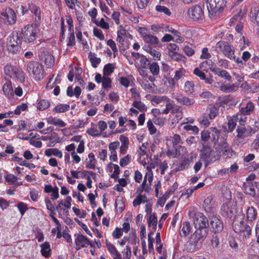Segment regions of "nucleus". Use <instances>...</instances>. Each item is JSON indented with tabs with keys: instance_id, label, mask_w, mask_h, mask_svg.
<instances>
[{
	"instance_id": "nucleus-11",
	"label": "nucleus",
	"mask_w": 259,
	"mask_h": 259,
	"mask_svg": "<svg viewBox=\"0 0 259 259\" xmlns=\"http://www.w3.org/2000/svg\"><path fill=\"white\" fill-rule=\"evenodd\" d=\"M139 32L146 44H150L154 47H157L159 44V39L156 36L148 33V29L145 27H140Z\"/></svg>"
},
{
	"instance_id": "nucleus-41",
	"label": "nucleus",
	"mask_w": 259,
	"mask_h": 259,
	"mask_svg": "<svg viewBox=\"0 0 259 259\" xmlns=\"http://www.w3.org/2000/svg\"><path fill=\"white\" fill-rule=\"evenodd\" d=\"M147 222L149 226H150L151 225H152L153 229L154 230L156 229L157 219L155 214H152V213L151 212L149 215L148 218L147 219Z\"/></svg>"
},
{
	"instance_id": "nucleus-53",
	"label": "nucleus",
	"mask_w": 259,
	"mask_h": 259,
	"mask_svg": "<svg viewBox=\"0 0 259 259\" xmlns=\"http://www.w3.org/2000/svg\"><path fill=\"white\" fill-rule=\"evenodd\" d=\"M172 143L175 148H177L179 145L183 143L181 136L177 134H175L172 137Z\"/></svg>"
},
{
	"instance_id": "nucleus-62",
	"label": "nucleus",
	"mask_w": 259,
	"mask_h": 259,
	"mask_svg": "<svg viewBox=\"0 0 259 259\" xmlns=\"http://www.w3.org/2000/svg\"><path fill=\"white\" fill-rule=\"evenodd\" d=\"M184 128L187 131H192L193 135H197L199 130L196 125L187 124L184 126Z\"/></svg>"
},
{
	"instance_id": "nucleus-27",
	"label": "nucleus",
	"mask_w": 259,
	"mask_h": 259,
	"mask_svg": "<svg viewBox=\"0 0 259 259\" xmlns=\"http://www.w3.org/2000/svg\"><path fill=\"white\" fill-rule=\"evenodd\" d=\"M216 51L218 54H222L227 56V41L220 40L216 45Z\"/></svg>"
},
{
	"instance_id": "nucleus-25",
	"label": "nucleus",
	"mask_w": 259,
	"mask_h": 259,
	"mask_svg": "<svg viewBox=\"0 0 259 259\" xmlns=\"http://www.w3.org/2000/svg\"><path fill=\"white\" fill-rule=\"evenodd\" d=\"M175 99L180 104L189 106L194 103V100L192 99L184 96L183 95H179L175 98Z\"/></svg>"
},
{
	"instance_id": "nucleus-1",
	"label": "nucleus",
	"mask_w": 259,
	"mask_h": 259,
	"mask_svg": "<svg viewBox=\"0 0 259 259\" xmlns=\"http://www.w3.org/2000/svg\"><path fill=\"white\" fill-rule=\"evenodd\" d=\"M190 218L193 221V224L196 229L195 232L191 237L189 242L193 247L190 248L194 251L198 249L197 244L199 242H202L206 238L208 234L207 226L208 221L207 218L202 213L199 212H189Z\"/></svg>"
},
{
	"instance_id": "nucleus-17",
	"label": "nucleus",
	"mask_w": 259,
	"mask_h": 259,
	"mask_svg": "<svg viewBox=\"0 0 259 259\" xmlns=\"http://www.w3.org/2000/svg\"><path fill=\"white\" fill-rule=\"evenodd\" d=\"M193 161L192 156L190 157H182L179 162L176 165L175 171L176 172L187 169L191 163Z\"/></svg>"
},
{
	"instance_id": "nucleus-12",
	"label": "nucleus",
	"mask_w": 259,
	"mask_h": 259,
	"mask_svg": "<svg viewBox=\"0 0 259 259\" xmlns=\"http://www.w3.org/2000/svg\"><path fill=\"white\" fill-rule=\"evenodd\" d=\"M188 16L194 21L202 20L204 17L203 11L199 5H195L188 9Z\"/></svg>"
},
{
	"instance_id": "nucleus-38",
	"label": "nucleus",
	"mask_w": 259,
	"mask_h": 259,
	"mask_svg": "<svg viewBox=\"0 0 259 259\" xmlns=\"http://www.w3.org/2000/svg\"><path fill=\"white\" fill-rule=\"evenodd\" d=\"M199 67L200 69L204 71H208L209 70H212L213 69L212 62L210 60H205L199 64Z\"/></svg>"
},
{
	"instance_id": "nucleus-46",
	"label": "nucleus",
	"mask_w": 259,
	"mask_h": 259,
	"mask_svg": "<svg viewBox=\"0 0 259 259\" xmlns=\"http://www.w3.org/2000/svg\"><path fill=\"white\" fill-rule=\"evenodd\" d=\"M28 109V105L26 103H21L17 106L15 110L13 112L14 115H19L22 111H26Z\"/></svg>"
},
{
	"instance_id": "nucleus-6",
	"label": "nucleus",
	"mask_w": 259,
	"mask_h": 259,
	"mask_svg": "<svg viewBox=\"0 0 259 259\" xmlns=\"http://www.w3.org/2000/svg\"><path fill=\"white\" fill-rule=\"evenodd\" d=\"M232 227L236 233L240 234L243 237H248L251 234L250 227L245 224L242 215H238L233 220Z\"/></svg>"
},
{
	"instance_id": "nucleus-33",
	"label": "nucleus",
	"mask_w": 259,
	"mask_h": 259,
	"mask_svg": "<svg viewBox=\"0 0 259 259\" xmlns=\"http://www.w3.org/2000/svg\"><path fill=\"white\" fill-rule=\"evenodd\" d=\"M45 154L48 157L54 155L61 158L63 156L62 152L57 148L48 149L45 151Z\"/></svg>"
},
{
	"instance_id": "nucleus-8",
	"label": "nucleus",
	"mask_w": 259,
	"mask_h": 259,
	"mask_svg": "<svg viewBox=\"0 0 259 259\" xmlns=\"http://www.w3.org/2000/svg\"><path fill=\"white\" fill-rule=\"evenodd\" d=\"M255 110V105L249 100L245 99L242 101L241 107L238 113L240 116V120L242 122H246L247 120L246 116L253 114Z\"/></svg>"
},
{
	"instance_id": "nucleus-52",
	"label": "nucleus",
	"mask_w": 259,
	"mask_h": 259,
	"mask_svg": "<svg viewBox=\"0 0 259 259\" xmlns=\"http://www.w3.org/2000/svg\"><path fill=\"white\" fill-rule=\"evenodd\" d=\"M29 3L28 4V7L24 6L23 5L18 6L16 8V11L17 13H19L23 16L27 14L29 11Z\"/></svg>"
},
{
	"instance_id": "nucleus-20",
	"label": "nucleus",
	"mask_w": 259,
	"mask_h": 259,
	"mask_svg": "<svg viewBox=\"0 0 259 259\" xmlns=\"http://www.w3.org/2000/svg\"><path fill=\"white\" fill-rule=\"evenodd\" d=\"M244 216L246 220L252 222L256 218L257 212V210L253 206H248L245 207Z\"/></svg>"
},
{
	"instance_id": "nucleus-57",
	"label": "nucleus",
	"mask_w": 259,
	"mask_h": 259,
	"mask_svg": "<svg viewBox=\"0 0 259 259\" xmlns=\"http://www.w3.org/2000/svg\"><path fill=\"white\" fill-rule=\"evenodd\" d=\"M212 198L211 196H208L203 201V207L205 209L210 210L212 206Z\"/></svg>"
},
{
	"instance_id": "nucleus-51",
	"label": "nucleus",
	"mask_w": 259,
	"mask_h": 259,
	"mask_svg": "<svg viewBox=\"0 0 259 259\" xmlns=\"http://www.w3.org/2000/svg\"><path fill=\"white\" fill-rule=\"evenodd\" d=\"M186 70L184 68H180L175 72V75L174 78L177 82L180 79L185 76Z\"/></svg>"
},
{
	"instance_id": "nucleus-58",
	"label": "nucleus",
	"mask_w": 259,
	"mask_h": 259,
	"mask_svg": "<svg viewBox=\"0 0 259 259\" xmlns=\"http://www.w3.org/2000/svg\"><path fill=\"white\" fill-rule=\"evenodd\" d=\"M227 105V96L219 97L217 100L215 106L225 108V106Z\"/></svg>"
},
{
	"instance_id": "nucleus-55",
	"label": "nucleus",
	"mask_w": 259,
	"mask_h": 259,
	"mask_svg": "<svg viewBox=\"0 0 259 259\" xmlns=\"http://www.w3.org/2000/svg\"><path fill=\"white\" fill-rule=\"evenodd\" d=\"M194 89V83L193 81H187L185 83L184 90L186 93H191Z\"/></svg>"
},
{
	"instance_id": "nucleus-37",
	"label": "nucleus",
	"mask_w": 259,
	"mask_h": 259,
	"mask_svg": "<svg viewBox=\"0 0 259 259\" xmlns=\"http://www.w3.org/2000/svg\"><path fill=\"white\" fill-rule=\"evenodd\" d=\"M50 106V103L48 100L41 99L37 104V109L39 111H43L47 109Z\"/></svg>"
},
{
	"instance_id": "nucleus-10",
	"label": "nucleus",
	"mask_w": 259,
	"mask_h": 259,
	"mask_svg": "<svg viewBox=\"0 0 259 259\" xmlns=\"http://www.w3.org/2000/svg\"><path fill=\"white\" fill-rule=\"evenodd\" d=\"M215 130V133L217 134V141L215 144V149L219 152H227V134L225 131L220 132L217 129Z\"/></svg>"
},
{
	"instance_id": "nucleus-5",
	"label": "nucleus",
	"mask_w": 259,
	"mask_h": 259,
	"mask_svg": "<svg viewBox=\"0 0 259 259\" xmlns=\"http://www.w3.org/2000/svg\"><path fill=\"white\" fill-rule=\"evenodd\" d=\"M5 73L15 81H25V73L19 66L7 64L4 67Z\"/></svg>"
},
{
	"instance_id": "nucleus-35",
	"label": "nucleus",
	"mask_w": 259,
	"mask_h": 259,
	"mask_svg": "<svg viewBox=\"0 0 259 259\" xmlns=\"http://www.w3.org/2000/svg\"><path fill=\"white\" fill-rule=\"evenodd\" d=\"M70 109V106L67 104H59L53 108V112L56 113H64L68 111Z\"/></svg>"
},
{
	"instance_id": "nucleus-9",
	"label": "nucleus",
	"mask_w": 259,
	"mask_h": 259,
	"mask_svg": "<svg viewBox=\"0 0 259 259\" xmlns=\"http://www.w3.org/2000/svg\"><path fill=\"white\" fill-rule=\"evenodd\" d=\"M74 236L76 237L74 240V247L76 250H79L88 246L91 248L94 247L93 243L86 236L80 233L75 234Z\"/></svg>"
},
{
	"instance_id": "nucleus-29",
	"label": "nucleus",
	"mask_w": 259,
	"mask_h": 259,
	"mask_svg": "<svg viewBox=\"0 0 259 259\" xmlns=\"http://www.w3.org/2000/svg\"><path fill=\"white\" fill-rule=\"evenodd\" d=\"M229 209V213L228 212V217L230 218L233 217V220H234L236 219V218H237L238 215H240L239 214H237V205L236 202L233 201L230 203Z\"/></svg>"
},
{
	"instance_id": "nucleus-14",
	"label": "nucleus",
	"mask_w": 259,
	"mask_h": 259,
	"mask_svg": "<svg viewBox=\"0 0 259 259\" xmlns=\"http://www.w3.org/2000/svg\"><path fill=\"white\" fill-rule=\"evenodd\" d=\"M212 149L210 147L207 146H203L201 150L200 158L204 161L205 167L212 162Z\"/></svg>"
},
{
	"instance_id": "nucleus-18",
	"label": "nucleus",
	"mask_w": 259,
	"mask_h": 259,
	"mask_svg": "<svg viewBox=\"0 0 259 259\" xmlns=\"http://www.w3.org/2000/svg\"><path fill=\"white\" fill-rule=\"evenodd\" d=\"M29 11L32 14L34 23L40 24L41 22V10L40 8L32 3H29Z\"/></svg>"
},
{
	"instance_id": "nucleus-19",
	"label": "nucleus",
	"mask_w": 259,
	"mask_h": 259,
	"mask_svg": "<svg viewBox=\"0 0 259 259\" xmlns=\"http://www.w3.org/2000/svg\"><path fill=\"white\" fill-rule=\"evenodd\" d=\"M2 90L5 96L8 99H11L14 98V89L11 80H6L3 85Z\"/></svg>"
},
{
	"instance_id": "nucleus-59",
	"label": "nucleus",
	"mask_w": 259,
	"mask_h": 259,
	"mask_svg": "<svg viewBox=\"0 0 259 259\" xmlns=\"http://www.w3.org/2000/svg\"><path fill=\"white\" fill-rule=\"evenodd\" d=\"M209 119L207 114H204L199 118L198 120L201 124H203L205 126H208L210 124Z\"/></svg>"
},
{
	"instance_id": "nucleus-30",
	"label": "nucleus",
	"mask_w": 259,
	"mask_h": 259,
	"mask_svg": "<svg viewBox=\"0 0 259 259\" xmlns=\"http://www.w3.org/2000/svg\"><path fill=\"white\" fill-rule=\"evenodd\" d=\"M228 58L234 60L238 63H242V61L240 59L239 57L235 55V51L233 46L228 45Z\"/></svg>"
},
{
	"instance_id": "nucleus-31",
	"label": "nucleus",
	"mask_w": 259,
	"mask_h": 259,
	"mask_svg": "<svg viewBox=\"0 0 259 259\" xmlns=\"http://www.w3.org/2000/svg\"><path fill=\"white\" fill-rule=\"evenodd\" d=\"M153 75H158L159 74L160 68L156 62L152 61L149 62V66L147 68Z\"/></svg>"
},
{
	"instance_id": "nucleus-13",
	"label": "nucleus",
	"mask_w": 259,
	"mask_h": 259,
	"mask_svg": "<svg viewBox=\"0 0 259 259\" xmlns=\"http://www.w3.org/2000/svg\"><path fill=\"white\" fill-rule=\"evenodd\" d=\"M4 23L7 25H13L17 21V15L14 10L11 8H7L2 13Z\"/></svg>"
},
{
	"instance_id": "nucleus-2",
	"label": "nucleus",
	"mask_w": 259,
	"mask_h": 259,
	"mask_svg": "<svg viewBox=\"0 0 259 259\" xmlns=\"http://www.w3.org/2000/svg\"><path fill=\"white\" fill-rule=\"evenodd\" d=\"M226 4V0L206 1V6L208 10V17L211 20H215L222 16Z\"/></svg>"
},
{
	"instance_id": "nucleus-56",
	"label": "nucleus",
	"mask_w": 259,
	"mask_h": 259,
	"mask_svg": "<svg viewBox=\"0 0 259 259\" xmlns=\"http://www.w3.org/2000/svg\"><path fill=\"white\" fill-rule=\"evenodd\" d=\"M114 67L111 63L106 64L103 68V74H108L112 73L114 72Z\"/></svg>"
},
{
	"instance_id": "nucleus-32",
	"label": "nucleus",
	"mask_w": 259,
	"mask_h": 259,
	"mask_svg": "<svg viewBox=\"0 0 259 259\" xmlns=\"http://www.w3.org/2000/svg\"><path fill=\"white\" fill-rule=\"evenodd\" d=\"M89 160L85 163V168L95 169L96 167V159L93 153L91 152L88 155Z\"/></svg>"
},
{
	"instance_id": "nucleus-63",
	"label": "nucleus",
	"mask_w": 259,
	"mask_h": 259,
	"mask_svg": "<svg viewBox=\"0 0 259 259\" xmlns=\"http://www.w3.org/2000/svg\"><path fill=\"white\" fill-rule=\"evenodd\" d=\"M155 84L154 83H150L148 81L143 83L142 88L144 90L148 93H152L154 90Z\"/></svg>"
},
{
	"instance_id": "nucleus-16",
	"label": "nucleus",
	"mask_w": 259,
	"mask_h": 259,
	"mask_svg": "<svg viewBox=\"0 0 259 259\" xmlns=\"http://www.w3.org/2000/svg\"><path fill=\"white\" fill-rule=\"evenodd\" d=\"M39 58L40 61L48 68H51L54 65L55 61L53 56L47 51H41L39 55Z\"/></svg>"
},
{
	"instance_id": "nucleus-34",
	"label": "nucleus",
	"mask_w": 259,
	"mask_h": 259,
	"mask_svg": "<svg viewBox=\"0 0 259 259\" xmlns=\"http://www.w3.org/2000/svg\"><path fill=\"white\" fill-rule=\"evenodd\" d=\"M102 87L104 90H109L112 87V80L108 74H103V80L102 81Z\"/></svg>"
},
{
	"instance_id": "nucleus-7",
	"label": "nucleus",
	"mask_w": 259,
	"mask_h": 259,
	"mask_svg": "<svg viewBox=\"0 0 259 259\" xmlns=\"http://www.w3.org/2000/svg\"><path fill=\"white\" fill-rule=\"evenodd\" d=\"M27 71L30 74H32L34 79L37 81L42 80L45 76L42 66L37 61L29 62L27 65Z\"/></svg>"
},
{
	"instance_id": "nucleus-39",
	"label": "nucleus",
	"mask_w": 259,
	"mask_h": 259,
	"mask_svg": "<svg viewBox=\"0 0 259 259\" xmlns=\"http://www.w3.org/2000/svg\"><path fill=\"white\" fill-rule=\"evenodd\" d=\"M153 173H152V170L151 169H150L149 170V171L147 172L146 174H145V175L144 176V179L143 183H142V185H143V186H145L146 188H149V186L147 184V180H148V181L149 183V185H150L151 183H152V182L153 181Z\"/></svg>"
},
{
	"instance_id": "nucleus-45",
	"label": "nucleus",
	"mask_w": 259,
	"mask_h": 259,
	"mask_svg": "<svg viewBox=\"0 0 259 259\" xmlns=\"http://www.w3.org/2000/svg\"><path fill=\"white\" fill-rule=\"evenodd\" d=\"M152 29L154 31H158L160 29L164 30L165 31L171 32L172 34L176 32V31L177 30L171 27L170 28L169 25H162L161 26H156L154 25L152 26Z\"/></svg>"
},
{
	"instance_id": "nucleus-64",
	"label": "nucleus",
	"mask_w": 259,
	"mask_h": 259,
	"mask_svg": "<svg viewBox=\"0 0 259 259\" xmlns=\"http://www.w3.org/2000/svg\"><path fill=\"white\" fill-rule=\"evenodd\" d=\"M131 160V156L129 154L126 155L124 157L120 158L119 164L121 167H124L127 165Z\"/></svg>"
},
{
	"instance_id": "nucleus-48",
	"label": "nucleus",
	"mask_w": 259,
	"mask_h": 259,
	"mask_svg": "<svg viewBox=\"0 0 259 259\" xmlns=\"http://www.w3.org/2000/svg\"><path fill=\"white\" fill-rule=\"evenodd\" d=\"M132 105L141 112H145L147 110V107L144 103L142 102L141 101H135Z\"/></svg>"
},
{
	"instance_id": "nucleus-43",
	"label": "nucleus",
	"mask_w": 259,
	"mask_h": 259,
	"mask_svg": "<svg viewBox=\"0 0 259 259\" xmlns=\"http://www.w3.org/2000/svg\"><path fill=\"white\" fill-rule=\"evenodd\" d=\"M208 116L210 119L214 118L219 113L218 108L215 106H212L210 107L207 110Z\"/></svg>"
},
{
	"instance_id": "nucleus-50",
	"label": "nucleus",
	"mask_w": 259,
	"mask_h": 259,
	"mask_svg": "<svg viewBox=\"0 0 259 259\" xmlns=\"http://www.w3.org/2000/svg\"><path fill=\"white\" fill-rule=\"evenodd\" d=\"M152 101L156 104H159L162 101L169 102L170 101V99L166 96H155L153 97Z\"/></svg>"
},
{
	"instance_id": "nucleus-61",
	"label": "nucleus",
	"mask_w": 259,
	"mask_h": 259,
	"mask_svg": "<svg viewBox=\"0 0 259 259\" xmlns=\"http://www.w3.org/2000/svg\"><path fill=\"white\" fill-rule=\"evenodd\" d=\"M154 123L156 125H158L160 126H162L165 123L167 119L163 117H155L153 119Z\"/></svg>"
},
{
	"instance_id": "nucleus-28",
	"label": "nucleus",
	"mask_w": 259,
	"mask_h": 259,
	"mask_svg": "<svg viewBox=\"0 0 259 259\" xmlns=\"http://www.w3.org/2000/svg\"><path fill=\"white\" fill-rule=\"evenodd\" d=\"M210 225L215 233L221 231L223 229V225L221 221L217 218H214L210 222Z\"/></svg>"
},
{
	"instance_id": "nucleus-44",
	"label": "nucleus",
	"mask_w": 259,
	"mask_h": 259,
	"mask_svg": "<svg viewBox=\"0 0 259 259\" xmlns=\"http://www.w3.org/2000/svg\"><path fill=\"white\" fill-rule=\"evenodd\" d=\"M191 230V226L189 222H185L182 224V232L183 236L186 237L188 236Z\"/></svg>"
},
{
	"instance_id": "nucleus-54",
	"label": "nucleus",
	"mask_w": 259,
	"mask_h": 259,
	"mask_svg": "<svg viewBox=\"0 0 259 259\" xmlns=\"http://www.w3.org/2000/svg\"><path fill=\"white\" fill-rule=\"evenodd\" d=\"M155 10L156 11L163 13L167 16H170L171 15V12L169 9L165 6L157 5L156 6Z\"/></svg>"
},
{
	"instance_id": "nucleus-40",
	"label": "nucleus",
	"mask_w": 259,
	"mask_h": 259,
	"mask_svg": "<svg viewBox=\"0 0 259 259\" xmlns=\"http://www.w3.org/2000/svg\"><path fill=\"white\" fill-rule=\"evenodd\" d=\"M237 137L239 138L243 139L249 135L244 124L237 127Z\"/></svg>"
},
{
	"instance_id": "nucleus-36",
	"label": "nucleus",
	"mask_w": 259,
	"mask_h": 259,
	"mask_svg": "<svg viewBox=\"0 0 259 259\" xmlns=\"http://www.w3.org/2000/svg\"><path fill=\"white\" fill-rule=\"evenodd\" d=\"M48 122L50 124L59 126L62 127H65L66 125V123H65L62 120L59 118H54L52 117H49L48 118Z\"/></svg>"
},
{
	"instance_id": "nucleus-21",
	"label": "nucleus",
	"mask_w": 259,
	"mask_h": 259,
	"mask_svg": "<svg viewBox=\"0 0 259 259\" xmlns=\"http://www.w3.org/2000/svg\"><path fill=\"white\" fill-rule=\"evenodd\" d=\"M193 73L198 76L200 79L204 80L206 83L212 84L213 82L212 77L210 76H206L205 74L199 68H195L193 71Z\"/></svg>"
},
{
	"instance_id": "nucleus-42",
	"label": "nucleus",
	"mask_w": 259,
	"mask_h": 259,
	"mask_svg": "<svg viewBox=\"0 0 259 259\" xmlns=\"http://www.w3.org/2000/svg\"><path fill=\"white\" fill-rule=\"evenodd\" d=\"M165 80L164 84L167 87L171 89H175L176 86L177 81L174 77H164Z\"/></svg>"
},
{
	"instance_id": "nucleus-47",
	"label": "nucleus",
	"mask_w": 259,
	"mask_h": 259,
	"mask_svg": "<svg viewBox=\"0 0 259 259\" xmlns=\"http://www.w3.org/2000/svg\"><path fill=\"white\" fill-rule=\"evenodd\" d=\"M167 49L169 55L174 57V56L177 54L179 47L176 44L170 43L168 45Z\"/></svg>"
},
{
	"instance_id": "nucleus-15",
	"label": "nucleus",
	"mask_w": 259,
	"mask_h": 259,
	"mask_svg": "<svg viewBox=\"0 0 259 259\" xmlns=\"http://www.w3.org/2000/svg\"><path fill=\"white\" fill-rule=\"evenodd\" d=\"M244 192L247 195L255 197L259 194V183L254 182H248L244 184Z\"/></svg>"
},
{
	"instance_id": "nucleus-60",
	"label": "nucleus",
	"mask_w": 259,
	"mask_h": 259,
	"mask_svg": "<svg viewBox=\"0 0 259 259\" xmlns=\"http://www.w3.org/2000/svg\"><path fill=\"white\" fill-rule=\"evenodd\" d=\"M95 23L100 28L104 29H108L109 28V24L105 21L103 18H101L100 21H95Z\"/></svg>"
},
{
	"instance_id": "nucleus-24",
	"label": "nucleus",
	"mask_w": 259,
	"mask_h": 259,
	"mask_svg": "<svg viewBox=\"0 0 259 259\" xmlns=\"http://www.w3.org/2000/svg\"><path fill=\"white\" fill-rule=\"evenodd\" d=\"M119 140L121 142V145L120 147L119 152L120 154H124L128 148L129 140L127 137L124 135H120Z\"/></svg>"
},
{
	"instance_id": "nucleus-49",
	"label": "nucleus",
	"mask_w": 259,
	"mask_h": 259,
	"mask_svg": "<svg viewBox=\"0 0 259 259\" xmlns=\"http://www.w3.org/2000/svg\"><path fill=\"white\" fill-rule=\"evenodd\" d=\"M251 21L259 25V10L257 8H254L251 10Z\"/></svg>"
},
{
	"instance_id": "nucleus-23",
	"label": "nucleus",
	"mask_w": 259,
	"mask_h": 259,
	"mask_svg": "<svg viewBox=\"0 0 259 259\" xmlns=\"http://www.w3.org/2000/svg\"><path fill=\"white\" fill-rule=\"evenodd\" d=\"M41 248L40 252L41 255L46 258H49L51 255V245L50 243L46 241L39 245Z\"/></svg>"
},
{
	"instance_id": "nucleus-3",
	"label": "nucleus",
	"mask_w": 259,
	"mask_h": 259,
	"mask_svg": "<svg viewBox=\"0 0 259 259\" xmlns=\"http://www.w3.org/2000/svg\"><path fill=\"white\" fill-rule=\"evenodd\" d=\"M40 24L32 23L25 26L21 29L20 33L22 39L26 44H33L34 41L39 37Z\"/></svg>"
},
{
	"instance_id": "nucleus-22",
	"label": "nucleus",
	"mask_w": 259,
	"mask_h": 259,
	"mask_svg": "<svg viewBox=\"0 0 259 259\" xmlns=\"http://www.w3.org/2000/svg\"><path fill=\"white\" fill-rule=\"evenodd\" d=\"M240 116L237 113L236 115L233 116L228 122V132L232 131L236 127V122L238 121L241 125H243L245 122H242L240 120Z\"/></svg>"
},
{
	"instance_id": "nucleus-26",
	"label": "nucleus",
	"mask_w": 259,
	"mask_h": 259,
	"mask_svg": "<svg viewBox=\"0 0 259 259\" xmlns=\"http://www.w3.org/2000/svg\"><path fill=\"white\" fill-rule=\"evenodd\" d=\"M88 58L92 67L94 68H97L101 62V58L97 57V55L95 53L90 52L89 54Z\"/></svg>"
},
{
	"instance_id": "nucleus-4",
	"label": "nucleus",
	"mask_w": 259,
	"mask_h": 259,
	"mask_svg": "<svg viewBox=\"0 0 259 259\" xmlns=\"http://www.w3.org/2000/svg\"><path fill=\"white\" fill-rule=\"evenodd\" d=\"M22 39L20 31H12L8 38L7 46L8 52L13 54H18L21 50Z\"/></svg>"
}]
</instances>
